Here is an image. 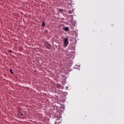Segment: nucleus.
Instances as JSON below:
<instances>
[{
    "instance_id": "nucleus-1",
    "label": "nucleus",
    "mask_w": 124,
    "mask_h": 124,
    "mask_svg": "<svg viewBox=\"0 0 124 124\" xmlns=\"http://www.w3.org/2000/svg\"><path fill=\"white\" fill-rule=\"evenodd\" d=\"M63 41H64L63 46L65 48L66 47H67L69 42L68 41V39H67V38H64L63 39Z\"/></svg>"
},
{
    "instance_id": "nucleus-2",
    "label": "nucleus",
    "mask_w": 124,
    "mask_h": 124,
    "mask_svg": "<svg viewBox=\"0 0 124 124\" xmlns=\"http://www.w3.org/2000/svg\"><path fill=\"white\" fill-rule=\"evenodd\" d=\"M45 45L46 47V48L47 49H50V48H51V45H50V44H48V43H45Z\"/></svg>"
},
{
    "instance_id": "nucleus-3",
    "label": "nucleus",
    "mask_w": 124,
    "mask_h": 124,
    "mask_svg": "<svg viewBox=\"0 0 124 124\" xmlns=\"http://www.w3.org/2000/svg\"><path fill=\"white\" fill-rule=\"evenodd\" d=\"M63 31H69V28L68 27H66L64 28H63Z\"/></svg>"
},
{
    "instance_id": "nucleus-4",
    "label": "nucleus",
    "mask_w": 124,
    "mask_h": 124,
    "mask_svg": "<svg viewBox=\"0 0 124 124\" xmlns=\"http://www.w3.org/2000/svg\"><path fill=\"white\" fill-rule=\"evenodd\" d=\"M56 87H57V88H58V89H60V88H61V84H56Z\"/></svg>"
},
{
    "instance_id": "nucleus-5",
    "label": "nucleus",
    "mask_w": 124,
    "mask_h": 124,
    "mask_svg": "<svg viewBox=\"0 0 124 124\" xmlns=\"http://www.w3.org/2000/svg\"><path fill=\"white\" fill-rule=\"evenodd\" d=\"M18 116L21 118V117H23V116H24V114L23 113H19Z\"/></svg>"
},
{
    "instance_id": "nucleus-6",
    "label": "nucleus",
    "mask_w": 124,
    "mask_h": 124,
    "mask_svg": "<svg viewBox=\"0 0 124 124\" xmlns=\"http://www.w3.org/2000/svg\"><path fill=\"white\" fill-rule=\"evenodd\" d=\"M42 27H43L44 28V27H45V22H43L42 24Z\"/></svg>"
},
{
    "instance_id": "nucleus-7",
    "label": "nucleus",
    "mask_w": 124,
    "mask_h": 124,
    "mask_svg": "<svg viewBox=\"0 0 124 124\" xmlns=\"http://www.w3.org/2000/svg\"><path fill=\"white\" fill-rule=\"evenodd\" d=\"M10 72H11L12 74H13V73L12 72V70L11 69H10Z\"/></svg>"
},
{
    "instance_id": "nucleus-8",
    "label": "nucleus",
    "mask_w": 124,
    "mask_h": 124,
    "mask_svg": "<svg viewBox=\"0 0 124 124\" xmlns=\"http://www.w3.org/2000/svg\"><path fill=\"white\" fill-rule=\"evenodd\" d=\"M9 53H12V50L11 49L9 50Z\"/></svg>"
},
{
    "instance_id": "nucleus-9",
    "label": "nucleus",
    "mask_w": 124,
    "mask_h": 124,
    "mask_svg": "<svg viewBox=\"0 0 124 124\" xmlns=\"http://www.w3.org/2000/svg\"><path fill=\"white\" fill-rule=\"evenodd\" d=\"M62 10H63L61 9H59L60 12H62Z\"/></svg>"
}]
</instances>
